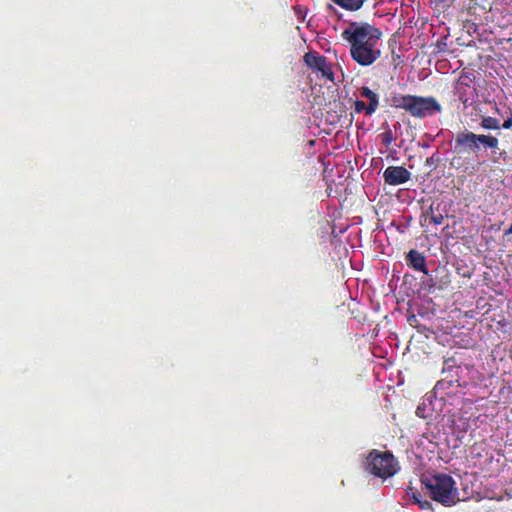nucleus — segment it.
<instances>
[{
	"label": "nucleus",
	"mask_w": 512,
	"mask_h": 512,
	"mask_svg": "<svg viewBox=\"0 0 512 512\" xmlns=\"http://www.w3.org/2000/svg\"><path fill=\"white\" fill-rule=\"evenodd\" d=\"M480 125L484 129H489V130H498V129H500V122H499V120L496 119V118L490 117V116L484 117L482 119Z\"/></svg>",
	"instance_id": "13"
},
{
	"label": "nucleus",
	"mask_w": 512,
	"mask_h": 512,
	"mask_svg": "<svg viewBox=\"0 0 512 512\" xmlns=\"http://www.w3.org/2000/svg\"><path fill=\"white\" fill-rule=\"evenodd\" d=\"M446 214L440 209V204H432L429 210L423 215L424 222L435 226L441 225Z\"/></svg>",
	"instance_id": "9"
},
{
	"label": "nucleus",
	"mask_w": 512,
	"mask_h": 512,
	"mask_svg": "<svg viewBox=\"0 0 512 512\" xmlns=\"http://www.w3.org/2000/svg\"><path fill=\"white\" fill-rule=\"evenodd\" d=\"M304 62L309 68L320 72L324 77L330 80L333 79V72L327 63L326 57L317 52H308L304 55Z\"/></svg>",
	"instance_id": "7"
},
{
	"label": "nucleus",
	"mask_w": 512,
	"mask_h": 512,
	"mask_svg": "<svg viewBox=\"0 0 512 512\" xmlns=\"http://www.w3.org/2000/svg\"><path fill=\"white\" fill-rule=\"evenodd\" d=\"M499 141L496 137L484 134H475L473 132H461L456 135L455 149L458 153L471 152L478 154L480 147L496 149Z\"/></svg>",
	"instance_id": "4"
},
{
	"label": "nucleus",
	"mask_w": 512,
	"mask_h": 512,
	"mask_svg": "<svg viewBox=\"0 0 512 512\" xmlns=\"http://www.w3.org/2000/svg\"><path fill=\"white\" fill-rule=\"evenodd\" d=\"M380 137H381L382 143L386 147H389L392 144V142L395 140L393 132L389 128L387 130H385L383 133H381Z\"/></svg>",
	"instance_id": "14"
},
{
	"label": "nucleus",
	"mask_w": 512,
	"mask_h": 512,
	"mask_svg": "<svg viewBox=\"0 0 512 512\" xmlns=\"http://www.w3.org/2000/svg\"><path fill=\"white\" fill-rule=\"evenodd\" d=\"M507 233H512V224H511L510 228L508 229Z\"/></svg>",
	"instance_id": "18"
},
{
	"label": "nucleus",
	"mask_w": 512,
	"mask_h": 512,
	"mask_svg": "<svg viewBox=\"0 0 512 512\" xmlns=\"http://www.w3.org/2000/svg\"><path fill=\"white\" fill-rule=\"evenodd\" d=\"M451 385V381H446V380H440L437 382V384L435 385V390L438 392V391H442V390H445L446 388H448V386Z\"/></svg>",
	"instance_id": "16"
},
{
	"label": "nucleus",
	"mask_w": 512,
	"mask_h": 512,
	"mask_svg": "<svg viewBox=\"0 0 512 512\" xmlns=\"http://www.w3.org/2000/svg\"><path fill=\"white\" fill-rule=\"evenodd\" d=\"M354 109L357 113L364 112L365 115H367L368 105H366V103L362 100H356L354 103Z\"/></svg>",
	"instance_id": "15"
},
{
	"label": "nucleus",
	"mask_w": 512,
	"mask_h": 512,
	"mask_svg": "<svg viewBox=\"0 0 512 512\" xmlns=\"http://www.w3.org/2000/svg\"><path fill=\"white\" fill-rule=\"evenodd\" d=\"M367 470L377 477L386 479L398 471V463L391 453L374 450L367 458Z\"/></svg>",
	"instance_id": "5"
},
{
	"label": "nucleus",
	"mask_w": 512,
	"mask_h": 512,
	"mask_svg": "<svg viewBox=\"0 0 512 512\" xmlns=\"http://www.w3.org/2000/svg\"><path fill=\"white\" fill-rule=\"evenodd\" d=\"M410 176V172L402 166H389L383 173L385 182L393 186L406 183Z\"/></svg>",
	"instance_id": "8"
},
{
	"label": "nucleus",
	"mask_w": 512,
	"mask_h": 512,
	"mask_svg": "<svg viewBox=\"0 0 512 512\" xmlns=\"http://www.w3.org/2000/svg\"><path fill=\"white\" fill-rule=\"evenodd\" d=\"M381 36L380 29L366 22H351L342 32L351 58L361 66H370L381 56Z\"/></svg>",
	"instance_id": "1"
},
{
	"label": "nucleus",
	"mask_w": 512,
	"mask_h": 512,
	"mask_svg": "<svg viewBox=\"0 0 512 512\" xmlns=\"http://www.w3.org/2000/svg\"><path fill=\"white\" fill-rule=\"evenodd\" d=\"M430 498L444 506L450 507L460 501L456 481L445 473H434L423 478Z\"/></svg>",
	"instance_id": "2"
},
{
	"label": "nucleus",
	"mask_w": 512,
	"mask_h": 512,
	"mask_svg": "<svg viewBox=\"0 0 512 512\" xmlns=\"http://www.w3.org/2000/svg\"><path fill=\"white\" fill-rule=\"evenodd\" d=\"M511 126H512V118L507 119V120L503 123V125H502V127H503L504 129H509V128H511Z\"/></svg>",
	"instance_id": "17"
},
{
	"label": "nucleus",
	"mask_w": 512,
	"mask_h": 512,
	"mask_svg": "<svg viewBox=\"0 0 512 512\" xmlns=\"http://www.w3.org/2000/svg\"><path fill=\"white\" fill-rule=\"evenodd\" d=\"M454 95L464 105L472 104L477 98L475 75L472 72L461 71L454 84Z\"/></svg>",
	"instance_id": "6"
},
{
	"label": "nucleus",
	"mask_w": 512,
	"mask_h": 512,
	"mask_svg": "<svg viewBox=\"0 0 512 512\" xmlns=\"http://www.w3.org/2000/svg\"><path fill=\"white\" fill-rule=\"evenodd\" d=\"M336 5L348 11H357L359 10L365 0H331Z\"/></svg>",
	"instance_id": "12"
},
{
	"label": "nucleus",
	"mask_w": 512,
	"mask_h": 512,
	"mask_svg": "<svg viewBox=\"0 0 512 512\" xmlns=\"http://www.w3.org/2000/svg\"><path fill=\"white\" fill-rule=\"evenodd\" d=\"M359 93L361 97L366 98L369 101L367 116H371L378 109L379 96L367 86L360 88Z\"/></svg>",
	"instance_id": "10"
},
{
	"label": "nucleus",
	"mask_w": 512,
	"mask_h": 512,
	"mask_svg": "<svg viewBox=\"0 0 512 512\" xmlns=\"http://www.w3.org/2000/svg\"><path fill=\"white\" fill-rule=\"evenodd\" d=\"M407 261L415 270L427 273L425 257L416 250H411L408 253Z\"/></svg>",
	"instance_id": "11"
},
{
	"label": "nucleus",
	"mask_w": 512,
	"mask_h": 512,
	"mask_svg": "<svg viewBox=\"0 0 512 512\" xmlns=\"http://www.w3.org/2000/svg\"><path fill=\"white\" fill-rule=\"evenodd\" d=\"M390 106L403 109L413 117L423 118L433 115L440 111V106L432 97H420L414 95H405L401 93H391L387 99Z\"/></svg>",
	"instance_id": "3"
}]
</instances>
